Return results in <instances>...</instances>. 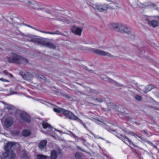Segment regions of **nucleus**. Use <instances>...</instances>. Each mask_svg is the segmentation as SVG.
I'll return each instance as SVG.
<instances>
[{
  "label": "nucleus",
  "mask_w": 159,
  "mask_h": 159,
  "mask_svg": "<svg viewBox=\"0 0 159 159\" xmlns=\"http://www.w3.org/2000/svg\"><path fill=\"white\" fill-rule=\"evenodd\" d=\"M60 34V35H63V34L61 33L58 30H57V31H56L55 32H53V33H52V34Z\"/></svg>",
  "instance_id": "bb28decb"
},
{
  "label": "nucleus",
  "mask_w": 159,
  "mask_h": 159,
  "mask_svg": "<svg viewBox=\"0 0 159 159\" xmlns=\"http://www.w3.org/2000/svg\"><path fill=\"white\" fill-rule=\"evenodd\" d=\"M132 134H133V136H134L135 137H139V136L137 135H136V134H134V133H132Z\"/></svg>",
  "instance_id": "58836bf2"
},
{
  "label": "nucleus",
  "mask_w": 159,
  "mask_h": 159,
  "mask_svg": "<svg viewBox=\"0 0 159 159\" xmlns=\"http://www.w3.org/2000/svg\"><path fill=\"white\" fill-rule=\"evenodd\" d=\"M158 20H159V16H158Z\"/></svg>",
  "instance_id": "49530a36"
},
{
  "label": "nucleus",
  "mask_w": 159,
  "mask_h": 159,
  "mask_svg": "<svg viewBox=\"0 0 159 159\" xmlns=\"http://www.w3.org/2000/svg\"><path fill=\"white\" fill-rule=\"evenodd\" d=\"M10 56L7 58V61L9 63L25 64L28 62L27 59L16 53H12Z\"/></svg>",
  "instance_id": "39448f33"
},
{
  "label": "nucleus",
  "mask_w": 159,
  "mask_h": 159,
  "mask_svg": "<svg viewBox=\"0 0 159 159\" xmlns=\"http://www.w3.org/2000/svg\"><path fill=\"white\" fill-rule=\"evenodd\" d=\"M23 157L25 158H27L28 157V155L25 151L24 152Z\"/></svg>",
  "instance_id": "7c9ffc66"
},
{
  "label": "nucleus",
  "mask_w": 159,
  "mask_h": 159,
  "mask_svg": "<svg viewBox=\"0 0 159 159\" xmlns=\"http://www.w3.org/2000/svg\"><path fill=\"white\" fill-rule=\"evenodd\" d=\"M42 125L43 128L45 129L48 128V129H52L51 126L47 122H43Z\"/></svg>",
  "instance_id": "dca6fc26"
},
{
  "label": "nucleus",
  "mask_w": 159,
  "mask_h": 159,
  "mask_svg": "<svg viewBox=\"0 0 159 159\" xmlns=\"http://www.w3.org/2000/svg\"><path fill=\"white\" fill-rule=\"evenodd\" d=\"M153 147L155 148H157L156 146L155 145H153Z\"/></svg>",
  "instance_id": "ea45409f"
},
{
  "label": "nucleus",
  "mask_w": 159,
  "mask_h": 159,
  "mask_svg": "<svg viewBox=\"0 0 159 159\" xmlns=\"http://www.w3.org/2000/svg\"><path fill=\"white\" fill-rule=\"evenodd\" d=\"M153 88V86L152 85H149L147 86L145 88V93H146L151 90Z\"/></svg>",
  "instance_id": "5701e85b"
},
{
  "label": "nucleus",
  "mask_w": 159,
  "mask_h": 159,
  "mask_svg": "<svg viewBox=\"0 0 159 159\" xmlns=\"http://www.w3.org/2000/svg\"><path fill=\"white\" fill-rule=\"evenodd\" d=\"M9 75L11 77H12V75L11 74H9Z\"/></svg>",
  "instance_id": "37998d69"
},
{
  "label": "nucleus",
  "mask_w": 159,
  "mask_h": 159,
  "mask_svg": "<svg viewBox=\"0 0 159 159\" xmlns=\"http://www.w3.org/2000/svg\"><path fill=\"white\" fill-rule=\"evenodd\" d=\"M55 129V130L56 131H57L59 132V130H58V129Z\"/></svg>",
  "instance_id": "79ce46f5"
},
{
  "label": "nucleus",
  "mask_w": 159,
  "mask_h": 159,
  "mask_svg": "<svg viewBox=\"0 0 159 159\" xmlns=\"http://www.w3.org/2000/svg\"><path fill=\"white\" fill-rule=\"evenodd\" d=\"M80 155V154L79 153H75V157H78Z\"/></svg>",
  "instance_id": "4c0bfd02"
},
{
  "label": "nucleus",
  "mask_w": 159,
  "mask_h": 159,
  "mask_svg": "<svg viewBox=\"0 0 159 159\" xmlns=\"http://www.w3.org/2000/svg\"><path fill=\"white\" fill-rule=\"evenodd\" d=\"M15 1H18L24 2L26 5L29 7L33 8L39 9L40 8L38 7V4L35 2L31 0H14Z\"/></svg>",
  "instance_id": "0eeeda50"
},
{
  "label": "nucleus",
  "mask_w": 159,
  "mask_h": 159,
  "mask_svg": "<svg viewBox=\"0 0 159 159\" xmlns=\"http://www.w3.org/2000/svg\"><path fill=\"white\" fill-rule=\"evenodd\" d=\"M57 17L56 19L57 20H59L60 21H63L64 23L69 24L70 21L67 20L65 19L64 18L62 17L61 16L57 15L56 16Z\"/></svg>",
  "instance_id": "2eb2a0df"
},
{
  "label": "nucleus",
  "mask_w": 159,
  "mask_h": 159,
  "mask_svg": "<svg viewBox=\"0 0 159 159\" xmlns=\"http://www.w3.org/2000/svg\"><path fill=\"white\" fill-rule=\"evenodd\" d=\"M36 76L38 78L43 79L44 78V76L41 75H37Z\"/></svg>",
  "instance_id": "2f4dec72"
},
{
  "label": "nucleus",
  "mask_w": 159,
  "mask_h": 159,
  "mask_svg": "<svg viewBox=\"0 0 159 159\" xmlns=\"http://www.w3.org/2000/svg\"><path fill=\"white\" fill-rule=\"evenodd\" d=\"M47 141L44 140L41 141L39 144V147L40 149H42L44 148L46 145Z\"/></svg>",
  "instance_id": "a211bd4d"
},
{
  "label": "nucleus",
  "mask_w": 159,
  "mask_h": 159,
  "mask_svg": "<svg viewBox=\"0 0 159 159\" xmlns=\"http://www.w3.org/2000/svg\"><path fill=\"white\" fill-rule=\"evenodd\" d=\"M2 90H0V91H2Z\"/></svg>",
  "instance_id": "de8ad7c7"
},
{
  "label": "nucleus",
  "mask_w": 159,
  "mask_h": 159,
  "mask_svg": "<svg viewBox=\"0 0 159 159\" xmlns=\"http://www.w3.org/2000/svg\"><path fill=\"white\" fill-rule=\"evenodd\" d=\"M108 27L110 29L114 30L118 32L126 33L130 36L133 35L130 28H128L125 25L120 23H111L108 25Z\"/></svg>",
  "instance_id": "f257e3e1"
},
{
  "label": "nucleus",
  "mask_w": 159,
  "mask_h": 159,
  "mask_svg": "<svg viewBox=\"0 0 159 159\" xmlns=\"http://www.w3.org/2000/svg\"><path fill=\"white\" fill-rule=\"evenodd\" d=\"M112 131L114 132H115L116 133V130H114V129H113L112 130Z\"/></svg>",
  "instance_id": "a19ab883"
},
{
  "label": "nucleus",
  "mask_w": 159,
  "mask_h": 159,
  "mask_svg": "<svg viewBox=\"0 0 159 159\" xmlns=\"http://www.w3.org/2000/svg\"><path fill=\"white\" fill-rule=\"evenodd\" d=\"M53 110L55 112L61 113L63 114L64 116L67 117L71 120H74L79 122L83 125L85 128H87L83 122L71 112L64 110L63 108L59 107L54 108Z\"/></svg>",
  "instance_id": "7ed1b4c3"
},
{
  "label": "nucleus",
  "mask_w": 159,
  "mask_h": 159,
  "mask_svg": "<svg viewBox=\"0 0 159 159\" xmlns=\"http://www.w3.org/2000/svg\"><path fill=\"white\" fill-rule=\"evenodd\" d=\"M37 159H46L47 156L41 154H38L37 156Z\"/></svg>",
  "instance_id": "393cba45"
},
{
  "label": "nucleus",
  "mask_w": 159,
  "mask_h": 159,
  "mask_svg": "<svg viewBox=\"0 0 159 159\" xmlns=\"http://www.w3.org/2000/svg\"><path fill=\"white\" fill-rule=\"evenodd\" d=\"M28 39L29 41L35 42L39 45L50 48L55 49L56 48V46L52 43L36 36L30 35L28 37Z\"/></svg>",
  "instance_id": "f03ea898"
},
{
  "label": "nucleus",
  "mask_w": 159,
  "mask_h": 159,
  "mask_svg": "<svg viewBox=\"0 0 159 159\" xmlns=\"http://www.w3.org/2000/svg\"><path fill=\"white\" fill-rule=\"evenodd\" d=\"M42 32L43 33H46V34H52V33H53V32H49L42 31Z\"/></svg>",
  "instance_id": "f704fd0d"
},
{
  "label": "nucleus",
  "mask_w": 159,
  "mask_h": 159,
  "mask_svg": "<svg viewBox=\"0 0 159 159\" xmlns=\"http://www.w3.org/2000/svg\"><path fill=\"white\" fill-rule=\"evenodd\" d=\"M81 49L82 50H88L98 55L107 57H112V55L110 53L100 49L95 48H88L86 47H82Z\"/></svg>",
  "instance_id": "423d86ee"
},
{
  "label": "nucleus",
  "mask_w": 159,
  "mask_h": 159,
  "mask_svg": "<svg viewBox=\"0 0 159 159\" xmlns=\"http://www.w3.org/2000/svg\"><path fill=\"white\" fill-rule=\"evenodd\" d=\"M13 120L11 117L7 118L4 122V125L7 128L10 127L13 125Z\"/></svg>",
  "instance_id": "f8f14e48"
},
{
  "label": "nucleus",
  "mask_w": 159,
  "mask_h": 159,
  "mask_svg": "<svg viewBox=\"0 0 159 159\" xmlns=\"http://www.w3.org/2000/svg\"><path fill=\"white\" fill-rule=\"evenodd\" d=\"M30 133V130H25L22 132V135L25 136H27L29 135Z\"/></svg>",
  "instance_id": "4be33fe9"
},
{
  "label": "nucleus",
  "mask_w": 159,
  "mask_h": 159,
  "mask_svg": "<svg viewBox=\"0 0 159 159\" xmlns=\"http://www.w3.org/2000/svg\"><path fill=\"white\" fill-rule=\"evenodd\" d=\"M33 78V75L31 73L28 72H25L24 76V79L28 80H31Z\"/></svg>",
  "instance_id": "4468645a"
},
{
  "label": "nucleus",
  "mask_w": 159,
  "mask_h": 159,
  "mask_svg": "<svg viewBox=\"0 0 159 159\" xmlns=\"http://www.w3.org/2000/svg\"><path fill=\"white\" fill-rule=\"evenodd\" d=\"M129 91H132V90H129Z\"/></svg>",
  "instance_id": "c03bdc74"
},
{
  "label": "nucleus",
  "mask_w": 159,
  "mask_h": 159,
  "mask_svg": "<svg viewBox=\"0 0 159 159\" xmlns=\"http://www.w3.org/2000/svg\"><path fill=\"white\" fill-rule=\"evenodd\" d=\"M0 81H1L3 82H9V81L8 80H7L6 79H5L3 78H0Z\"/></svg>",
  "instance_id": "c756f323"
},
{
  "label": "nucleus",
  "mask_w": 159,
  "mask_h": 159,
  "mask_svg": "<svg viewBox=\"0 0 159 159\" xmlns=\"http://www.w3.org/2000/svg\"><path fill=\"white\" fill-rule=\"evenodd\" d=\"M4 73H6V71H4Z\"/></svg>",
  "instance_id": "a18cd8bd"
},
{
  "label": "nucleus",
  "mask_w": 159,
  "mask_h": 159,
  "mask_svg": "<svg viewBox=\"0 0 159 159\" xmlns=\"http://www.w3.org/2000/svg\"><path fill=\"white\" fill-rule=\"evenodd\" d=\"M77 148L79 149H80V150H81V151H84H84L83 149H82L81 148H80V147H78V146H77Z\"/></svg>",
  "instance_id": "e433bc0d"
},
{
  "label": "nucleus",
  "mask_w": 159,
  "mask_h": 159,
  "mask_svg": "<svg viewBox=\"0 0 159 159\" xmlns=\"http://www.w3.org/2000/svg\"><path fill=\"white\" fill-rule=\"evenodd\" d=\"M146 20L148 21V25L153 28L157 27L159 24V22L156 20H150L147 19Z\"/></svg>",
  "instance_id": "9b49d317"
},
{
  "label": "nucleus",
  "mask_w": 159,
  "mask_h": 159,
  "mask_svg": "<svg viewBox=\"0 0 159 159\" xmlns=\"http://www.w3.org/2000/svg\"><path fill=\"white\" fill-rule=\"evenodd\" d=\"M15 145V143L14 142H9L7 143L5 147V150L6 152L3 153V156L5 158H7L8 157V152L12 151L11 148L13 147Z\"/></svg>",
  "instance_id": "6e6552de"
},
{
  "label": "nucleus",
  "mask_w": 159,
  "mask_h": 159,
  "mask_svg": "<svg viewBox=\"0 0 159 159\" xmlns=\"http://www.w3.org/2000/svg\"><path fill=\"white\" fill-rule=\"evenodd\" d=\"M2 103L4 105H5L4 107H5V108L6 109L9 110V109H12L14 107L11 105L6 104V103L4 102H2Z\"/></svg>",
  "instance_id": "b1692460"
},
{
  "label": "nucleus",
  "mask_w": 159,
  "mask_h": 159,
  "mask_svg": "<svg viewBox=\"0 0 159 159\" xmlns=\"http://www.w3.org/2000/svg\"><path fill=\"white\" fill-rule=\"evenodd\" d=\"M38 101H39L40 102L42 103V104H43L46 105H47L48 104H49V103L48 102H47L44 101H43V100H40V99Z\"/></svg>",
  "instance_id": "c85d7f7f"
},
{
  "label": "nucleus",
  "mask_w": 159,
  "mask_h": 159,
  "mask_svg": "<svg viewBox=\"0 0 159 159\" xmlns=\"http://www.w3.org/2000/svg\"><path fill=\"white\" fill-rule=\"evenodd\" d=\"M82 31V29L75 26H73L71 28L72 32L75 34L80 36Z\"/></svg>",
  "instance_id": "9d476101"
},
{
  "label": "nucleus",
  "mask_w": 159,
  "mask_h": 159,
  "mask_svg": "<svg viewBox=\"0 0 159 159\" xmlns=\"http://www.w3.org/2000/svg\"><path fill=\"white\" fill-rule=\"evenodd\" d=\"M145 7H148L151 5V3L150 2H147L143 4Z\"/></svg>",
  "instance_id": "473e14b6"
},
{
  "label": "nucleus",
  "mask_w": 159,
  "mask_h": 159,
  "mask_svg": "<svg viewBox=\"0 0 159 159\" xmlns=\"http://www.w3.org/2000/svg\"><path fill=\"white\" fill-rule=\"evenodd\" d=\"M121 139L122 141H123L124 142H125L124 141V140H126L127 141H128L130 144H132L133 146H135L134 144V143H133V142L130 139H129L128 137H127L126 136H123V137L122 138H121Z\"/></svg>",
  "instance_id": "aec40b11"
},
{
  "label": "nucleus",
  "mask_w": 159,
  "mask_h": 159,
  "mask_svg": "<svg viewBox=\"0 0 159 159\" xmlns=\"http://www.w3.org/2000/svg\"><path fill=\"white\" fill-rule=\"evenodd\" d=\"M142 4L138 1H135L133 3L132 6L134 8H138L140 7V5Z\"/></svg>",
  "instance_id": "6ab92c4d"
},
{
  "label": "nucleus",
  "mask_w": 159,
  "mask_h": 159,
  "mask_svg": "<svg viewBox=\"0 0 159 159\" xmlns=\"http://www.w3.org/2000/svg\"><path fill=\"white\" fill-rule=\"evenodd\" d=\"M20 116L22 119L27 122H29L31 121L30 116L25 112H22L20 114Z\"/></svg>",
  "instance_id": "1a4fd4ad"
},
{
  "label": "nucleus",
  "mask_w": 159,
  "mask_h": 159,
  "mask_svg": "<svg viewBox=\"0 0 159 159\" xmlns=\"http://www.w3.org/2000/svg\"><path fill=\"white\" fill-rule=\"evenodd\" d=\"M101 78L103 80L106 81H107L108 80V78L104 75H102L101 76Z\"/></svg>",
  "instance_id": "a878e982"
},
{
  "label": "nucleus",
  "mask_w": 159,
  "mask_h": 159,
  "mask_svg": "<svg viewBox=\"0 0 159 159\" xmlns=\"http://www.w3.org/2000/svg\"><path fill=\"white\" fill-rule=\"evenodd\" d=\"M10 92L11 95L15 94H16L17 93L16 92H14L12 91L11 90Z\"/></svg>",
  "instance_id": "72a5a7b5"
},
{
  "label": "nucleus",
  "mask_w": 159,
  "mask_h": 159,
  "mask_svg": "<svg viewBox=\"0 0 159 159\" xmlns=\"http://www.w3.org/2000/svg\"><path fill=\"white\" fill-rule=\"evenodd\" d=\"M90 5L93 9L97 10L100 12H105L108 8L114 9L117 7L116 4L113 2L109 4V6L105 3H92Z\"/></svg>",
  "instance_id": "20e7f679"
},
{
  "label": "nucleus",
  "mask_w": 159,
  "mask_h": 159,
  "mask_svg": "<svg viewBox=\"0 0 159 159\" xmlns=\"http://www.w3.org/2000/svg\"><path fill=\"white\" fill-rule=\"evenodd\" d=\"M8 157L10 159H14L16 157V154L12 151L8 152Z\"/></svg>",
  "instance_id": "f3484780"
},
{
  "label": "nucleus",
  "mask_w": 159,
  "mask_h": 159,
  "mask_svg": "<svg viewBox=\"0 0 159 159\" xmlns=\"http://www.w3.org/2000/svg\"><path fill=\"white\" fill-rule=\"evenodd\" d=\"M57 156V153L55 150H53L52 152L51 157L52 159H56Z\"/></svg>",
  "instance_id": "412c9836"
},
{
  "label": "nucleus",
  "mask_w": 159,
  "mask_h": 159,
  "mask_svg": "<svg viewBox=\"0 0 159 159\" xmlns=\"http://www.w3.org/2000/svg\"><path fill=\"white\" fill-rule=\"evenodd\" d=\"M96 100L98 102H102L103 101V100L102 99H96Z\"/></svg>",
  "instance_id": "c9c22d12"
},
{
  "label": "nucleus",
  "mask_w": 159,
  "mask_h": 159,
  "mask_svg": "<svg viewBox=\"0 0 159 159\" xmlns=\"http://www.w3.org/2000/svg\"><path fill=\"white\" fill-rule=\"evenodd\" d=\"M135 98L137 100L140 101L142 100L141 97L139 95H136L135 96Z\"/></svg>",
  "instance_id": "cd10ccee"
},
{
  "label": "nucleus",
  "mask_w": 159,
  "mask_h": 159,
  "mask_svg": "<svg viewBox=\"0 0 159 159\" xmlns=\"http://www.w3.org/2000/svg\"><path fill=\"white\" fill-rule=\"evenodd\" d=\"M103 120L101 118H99L98 119H94V121L96 122L98 124H99V122H100L102 124H101V125H102L106 129L109 131V128L108 125H107L106 124H105L104 121H103Z\"/></svg>",
  "instance_id": "ddd939ff"
}]
</instances>
